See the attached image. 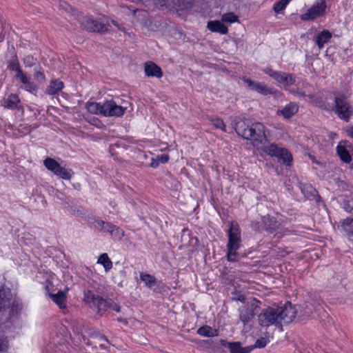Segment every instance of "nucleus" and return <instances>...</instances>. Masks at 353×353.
I'll list each match as a JSON object with an SVG mask.
<instances>
[{"label": "nucleus", "mask_w": 353, "mask_h": 353, "mask_svg": "<svg viewBox=\"0 0 353 353\" xmlns=\"http://www.w3.org/2000/svg\"><path fill=\"white\" fill-rule=\"evenodd\" d=\"M230 353H249L250 352V347L243 348L238 342L230 343L228 345Z\"/></svg>", "instance_id": "nucleus-27"}, {"label": "nucleus", "mask_w": 353, "mask_h": 353, "mask_svg": "<svg viewBox=\"0 0 353 353\" xmlns=\"http://www.w3.org/2000/svg\"><path fill=\"white\" fill-rule=\"evenodd\" d=\"M83 301L85 303L88 304L90 307H97L99 312L102 310V308L106 307L108 304L104 299L99 296H94L90 290L84 292Z\"/></svg>", "instance_id": "nucleus-10"}, {"label": "nucleus", "mask_w": 353, "mask_h": 353, "mask_svg": "<svg viewBox=\"0 0 353 353\" xmlns=\"http://www.w3.org/2000/svg\"><path fill=\"white\" fill-rule=\"evenodd\" d=\"M22 310V304L19 301L14 300L12 302L11 312L12 316H17Z\"/></svg>", "instance_id": "nucleus-35"}, {"label": "nucleus", "mask_w": 353, "mask_h": 353, "mask_svg": "<svg viewBox=\"0 0 353 353\" xmlns=\"http://www.w3.org/2000/svg\"><path fill=\"white\" fill-rule=\"evenodd\" d=\"M20 100L18 95L14 94H10L7 98L3 99L1 101V105L8 109L17 108Z\"/></svg>", "instance_id": "nucleus-19"}, {"label": "nucleus", "mask_w": 353, "mask_h": 353, "mask_svg": "<svg viewBox=\"0 0 353 353\" xmlns=\"http://www.w3.org/2000/svg\"><path fill=\"white\" fill-rule=\"evenodd\" d=\"M34 78L38 82H42L45 81V75L40 70L35 72Z\"/></svg>", "instance_id": "nucleus-41"}, {"label": "nucleus", "mask_w": 353, "mask_h": 353, "mask_svg": "<svg viewBox=\"0 0 353 353\" xmlns=\"http://www.w3.org/2000/svg\"><path fill=\"white\" fill-rule=\"evenodd\" d=\"M49 296L60 309L66 307V294L65 292L59 291L57 294L49 293Z\"/></svg>", "instance_id": "nucleus-20"}, {"label": "nucleus", "mask_w": 353, "mask_h": 353, "mask_svg": "<svg viewBox=\"0 0 353 353\" xmlns=\"http://www.w3.org/2000/svg\"><path fill=\"white\" fill-rule=\"evenodd\" d=\"M236 133L243 138L250 140L254 147H259L267 141V130L265 127L259 122L253 123L251 125L242 122L236 128Z\"/></svg>", "instance_id": "nucleus-2"}, {"label": "nucleus", "mask_w": 353, "mask_h": 353, "mask_svg": "<svg viewBox=\"0 0 353 353\" xmlns=\"http://www.w3.org/2000/svg\"><path fill=\"white\" fill-rule=\"evenodd\" d=\"M331 38L332 34L328 30H323L317 35L316 43L318 47L321 49L323 48L325 43H326Z\"/></svg>", "instance_id": "nucleus-21"}, {"label": "nucleus", "mask_w": 353, "mask_h": 353, "mask_svg": "<svg viewBox=\"0 0 353 353\" xmlns=\"http://www.w3.org/2000/svg\"><path fill=\"white\" fill-rule=\"evenodd\" d=\"M43 164L48 170L63 179L69 180L72 177V172L71 170L61 166L57 161L52 158H46Z\"/></svg>", "instance_id": "nucleus-6"}, {"label": "nucleus", "mask_w": 353, "mask_h": 353, "mask_svg": "<svg viewBox=\"0 0 353 353\" xmlns=\"http://www.w3.org/2000/svg\"><path fill=\"white\" fill-rule=\"evenodd\" d=\"M299 110V106L296 103L290 102L283 108L278 110L277 115L283 117L285 119H288L294 116Z\"/></svg>", "instance_id": "nucleus-14"}, {"label": "nucleus", "mask_w": 353, "mask_h": 353, "mask_svg": "<svg viewBox=\"0 0 353 353\" xmlns=\"http://www.w3.org/2000/svg\"><path fill=\"white\" fill-rule=\"evenodd\" d=\"M144 70L146 76L149 77L161 78L163 76L161 68L151 61L145 63Z\"/></svg>", "instance_id": "nucleus-16"}, {"label": "nucleus", "mask_w": 353, "mask_h": 353, "mask_svg": "<svg viewBox=\"0 0 353 353\" xmlns=\"http://www.w3.org/2000/svg\"><path fill=\"white\" fill-rule=\"evenodd\" d=\"M197 333L202 336L212 337L218 335L216 330L212 328L208 325L201 327L198 329Z\"/></svg>", "instance_id": "nucleus-24"}, {"label": "nucleus", "mask_w": 353, "mask_h": 353, "mask_svg": "<svg viewBox=\"0 0 353 353\" xmlns=\"http://www.w3.org/2000/svg\"><path fill=\"white\" fill-rule=\"evenodd\" d=\"M12 297V295L9 289L3 287L0 288V310L10 305Z\"/></svg>", "instance_id": "nucleus-18"}, {"label": "nucleus", "mask_w": 353, "mask_h": 353, "mask_svg": "<svg viewBox=\"0 0 353 353\" xmlns=\"http://www.w3.org/2000/svg\"><path fill=\"white\" fill-rule=\"evenodd\" d=\"M263 72L274 79L279 86L284 89H288L295 82L294 77L289 73L274 71L270 68L263 69Z\"/></svg>", "instance_id": "nucleus-5"}, {"label": "nucleus", "mask_w": 353, "mask_h": 353, "mask_svg": "<svg viewBox=\"0 0 353 353\" xmlns=\"http://www.w3.org/2000/svg\"><path fill=\"white\" fill-rule=\"evenodd\" d=\"M112 236L117 239H121L124 236V231L119 227L111 224L108 228V231Z\"/></svg>", "instance_id": "nucleus-31"}, {"label": "nucleus", "mask_w": 353, "mask_h": 353, "mask_svg": "<svg viewBox=\"0 0 353 353\" xmlns=\"http://www.w3.org/2000/svg\"><path fill=\"white\" fill-rule=\"evenodd\" d=\"M87 110L94 114H101L105 117H120L123 115L127 108L117 104L114 101H107L103 104L88 101L85 104Z\"/></svg>", "instance_id": "nucleus-3"}, {"label": "nucleus", "mask_w": 353, "mask_h": 353, "mask_svg": "<svg viewBox=\"0 0 353 353\" xmlns=\"http://www.w3.org/2000/svg\"><path fill=\"white\" fill-rule=\"evenodd\" d=\"M241 233L236 223H232L228 233V243L227 245V257L230 261H237L239 255L237 250L241 245Z\"/></svg>", "instance_id": "nucleus-4"}, {"label": "nucleus", "mask_w": 353, "mask_h": 353, "mask_svg": "<svg viewBox=\"0 0 353 353\" xmlns=\"http://www.w3.org/2000/svg\"><path fill=\"white\" fill-rule=\"evenodd\" d=\"M140 279L141 281L144 283L146 287L150 288H151L156 284L155 277L147 273H140Z\"/></svg>", "instance_id": "nucleus-26"}, {"label": "nucleus", "mask_w": 353, "mask_h": 353, "mask_svg": "<svg viewBox=\"0 0 353 353\" xmlns=\"http://www.w3.org/2000/svg\"><path fill=\"white\" fill-rule=\"evenodd\" d=\"M239 21L238 17L233 12H228L222 15L221 21L223 23L230 24Z\"/></svg>", "instance_id": "nucleus-33"}, {"label": "nucleus", "mask_w": 353, "mask_h": 353, "mask_svg": "<svg viewBox=\"0 0 353 353\" xmlns=\"http://www.w3.org/2000/svg\"><path fill=\"white\" fill-rule=\"evenodd\" d=\"M267 141H265L264 143L261 144L259 147H256L259 152L262 155L263 153H265L270 157H276L279 155V153L281 149V148L279 147L277 145L274 143H266Z\"/></svg>", "instance_id": "nucleus-13"}, {"label": "nucleus", "mask_w": 353, "mask_h": 353, "mask_svg": "<svg viewBox=\"0 0 353 353\" xmlns=\"http://www.w3.org/2000/svg\"><path fill=\"white\" fill-rule=\"evenodd\" d=\"M259 303V301L252 299L245 305L239 309V317L243 323H247L252 319Z\"/></svg>", "instance_id": "nucleus-9"}, {"label": "nucleus", "mask_w": 353, "mask_h": 353, "mask_svg": "<svg viewBox=\"0 0 353 353\" xmlns=\"http://www.w3.org/2000/svg\"><path fill=\"white\" fill-rule=\"evenodd\" d=\"M337 154L340 157L341 159L346 163H348L351 160L350 155L346 148L343 145H338L336 148Z\"/></svg>", "instance_id": "nucleus-30"}, {"label": "nucleus", "mask_w": 353, "mask_h": 353, "mask_svg": "<svg viewBox=\"0 0 353 353\" xmlns=\"http://www.w3.org/2000/svg\"><path fill=\"white\" fill-rule=\"evenodd\" d=\"M97 263L103 266L105 272L109 271L112 268V262L106 253H103L99 256Z\"/></svg>", "instance_id": "nucleus-25"}, {"label": "nucleus", "mask_w": 353, "mask_h": 353, "mask_svg": "<svg viewBox=\"0 0 353 353\" xmlns=\"http://www.w3.org/2000/svg\"><path fill=\"white\" fill-rule=\"evenodd\" d=\"M85 28L93 32L103 33L108 31L109 25L99 20L88 19L83 24Z\"/></svg>", "instance_id": "nucleus-11"}, {"label": "nucleus", "mask_w": 353, "mask_h": 353, "mask_svg": "<svg viewBox=\"0 0 353 353\" xmlns=\"http://www.w3.org/2000/svg\"><path fill=\"white\" fill-rule=\"evenodd\" d=\"M170 157L167 154H163L161 155H158L155 157L152 158V162L150 163L151 167L157 168L159 166L160 163H165L168 162Z\"/></svg>", "instance_id": "nucleus-29"}, {"label": "nucleus", "mask_w": 353, "mask_h": 353, "mask_svg": "<svg viewBox=\"0 0 353 353\" xmlns=\"http://www.w3.org/2000/svg\"><path fill=\"white\" fill-rule=\"evenodd\" d=\"M346 132L348 136L353 138V127L347 128Z\"/></svg>", "instance_id": "nucleus-43"}, {"label": "nucleus", "mask_w": 353, "mask_h": 353, "mask_svg": "<svg viewBox=\"0 0 353 353\" xmlns=\"http://www.w3.org/2000/svg\"><path fill=\"white\" fill-rule=\"evenodd\" d=\"M342 227L350 239L353 237V219L347 218L342 222Z\"/></svg>", "instance_id": "nucleus-28"}, {"label": "nucleus", "mask_w": 353, "mask_h": 353, "mask_svg": "<svg viewBox=\"0 0 353 353\" xmlns=\"http://www.w3.org/2000/svg\"><path fill=\"white\" fill-rule=\"evenodd\" d=\"M239 300L242 301V302H243L245 299H244V298L243 296H240Z\"/></svg>", "instance_id": "nucleus-46"}, {"label": "nucleus", "mask_w": 353, "mask_h": 353, "mask_svg": "<svg viewBox=\"0 0 353 353\" xmlns=\"http://www.w3.org/2000/svg\"><path fill=\"white\" fill-rule=\"evenodd\" d=\"M34 63V59L32 57L28 56L24 58V64L26 66L31 67Z\"/></svg>", "instance_id": "nucleus-42"}, {"label": "nucleus", "mask_w": 353, "mask_h": 353, "mask_svg": "<svg viewBox=\"0 0 353 353\" xmlns=\"http://www.w3.org/2000/svg\"><path fill=\"white\" fill-rule=\"evenodd\" d=\"M63 88V83L62 81L58 80L52 81L46 89V92L48 94L53 95L61 90Z\"/></svg>", "instance_id": "nucleus-22"}, {"label": "nucleus", "mask_w": 353, "mask_h": 353, "mask_svg": "<svg viewBox=\"0 0 353 353\" xmlns=\"http://www.w3.org/2000/svg\"><path fill=\"white\" fill-rule=\"evenodd\" d=\"M57 279L56 276L54 274H50L49 275V278L47 279L45 283V288L48 292H50L53 290L54 287L55 283H57Z\"/></svg>", "instance_id": "nucleus-34"}, {"label": "nucleus", "mask_w": 353, "mask_h": 353, "mask_svg": "<svg viewBox=\"0 0 353 353\" xmlns=\"http://www.w3.org/2000/svg\"><path fill=\"white\" fill-rule=\"evenodd\" d=\"M207 28L213 32L226 34L228 32V27L221 21H211L208 23Z\"/></svg>", "instance_id": "nucleus-17"}, {"label": "nucleus", "mask_w": 353, "mask_h": 353, "mask_svg": "<svg viewBox=\"0 0 353 353\" xmlns=\"http://www.w3.org/2000/svg\"><path fill=\"white\" fill-rule=\"evenodd\" d=\"M263 221L265 225L266 230L270 232L275 230L279 227V224L274 218H271L270 216L265 217Z\"/></svg>", "instance_id": "nucleus-32"}, {"label": "nucleus", "mask_w": 353, "mask_h": 353, "mask_svg": "<svg viewBox=\"0 0 353 353\" xmlns=\"http://www.w3.org/2000/svg\"><path fill=\"white\" fill-rule=\"evenodd\" d=\"M110 225H111V223H106L100 219L96 220V221L94 223V227L97 230H101V231L107 232L108 231V228Z\"/></svg>", "instance_id": "nucleus-37"}, {"label": "nucleus", "mask_w": 353, "mask_h": 353, "mask_svg": "<svg viewBox=\"0 0 353 353\" xmlns=\"http://www.w3.org/2000/svg\"><path fill=\"white\" fill-rule=\"evenodd\" d=\"M268 343V339L266 338L262 337L256 341L254 343V347L256 348H262L264 347Z\"/></svg>", "instance_id": "nucleus-40"}, {"label": "nucleus", "mask_w": 353, "mask_h": 353, "mask_svg": "<svg viewBox=\"0 0 353 353\" xmlns=\"http://www.w3.org/2000/svg\"><path fill=\"white\" fill-rule=\"evenodd\" d=\"M289 2H290V0H281L280 1L276 3L274 6V12L276 13L281 12L282 10H283L285 8V7L287 6V5L288 4Z\"/></svg>", "instance_id": "nucleus-39"}, {"label": "nucleus", "mask_w": 353, "mask_h": 353, "mask_svg": "<svg viewBox=\"0 0 353 353\" xmlns=\"http://www.w3.org/2000/svg\"><path fill=\"white\" fill-rule=\"evenodd\" d=\"M111 307H112V310L117 311V312H119L120 311V307L116 304L111 305Z\"/></svg>", "instance_id": "nucleus-44"}, {"label": "nucleus", "mask_w": 353, "mask_h": 353, "mask_svg": "<svg viewBox=\"0 0 353 353\" xmlns=\"http://www.w3.org/2000/svg\"><path fill=\"white\" fill-rule=\"evenodd\" d=\"M212 124L216 128L225 131V125L222 119L218 117H214L210 119Z\"/></svg>", "instance_id": "nucleus-38"}, {"label": "nucleus", "mask_w": 353, "mask_h": 353, "mask_svg": "<svg viewBox=\"0 0 353 353\" xmlns=\"http://www.w3.org/2000/svg\"><path fill=\"white\" fill-rule=\"evenodd\" d=\"M295 316V308L288 303L283 307H268L263 310L258 316V321L262 327H279L292 322Z\"/></svg>", "instance_id": "nucleus-1"}, {"label": "nucleus", "mask_w": 353, "mask_h": 353, "mask_svg": "<svg viewBox=\"0 0 353 353\" xmlns=\"http://www.w3.org/2000/svg\"><path fill=\"white\" fill-rule=\"evenodd\" d=\"M335 112L341 119L348 121L353 115V108L345 98L336 97L335 99Z\"/></svg>", "instance_id": "nucleus-7"}, {"label": "nucleus", "mask_w": 353, "mask_h": 353, "mask_svg": "<svg viewBox=\"0 0 353 353\" xmlns=\"http://www.w3.org/2000/svg\"><path fill=\"white\" fill-rule=\"evenodd\" d=\"M243 81L250 90L256 91L259 94L268 95L272 93V90L263 83L255 82L245 78L243 79Z\"/></svg>", "instance_id": "nucleus-12"}, {"label": "nucleus", "mask_w": 353, "mask_h": 353, "mask_svg": "<svg viewBox=\"0 0 353 353\" xmlns=\"http://www.w3.org/2000/svg\"><path fill=\"white\" fill-rule=\"evenodd\" d=\"M8 67H9L10 70H11L12 71L15 72V74H14V77L15 78L18 75H19L21 73L23 72V71L21 70V69L20 68L19 63V62L17 60L11 61L9 63Z\"/></svg>", "instance_id": "nucleus-36"}, {"label": "nucleus", "mask_w": 353, "mask_h": 353, "mask_svg": "<svg viewBox=\"0 0 353 353\" xmlns=\"http://www.w3.org/2000/svg\"><path fill=\"white\" fill-rule=\"evenodd\" d=\"M276 158L279 159L286 165H290L293 158L292 154L285 148H281Z\"/></svg>", "instance_id": "nucleus-23"}, {"label": "nucleus", "mask_w": 353, "mask_h": 353, "mask_svg": "<svg viewBox=\"0 0 353 353\" xmlns=\"http://www.w3.org/2000/svg\"><path fill=\"white\" fill-rule=\"evenodd\" d=\"M16 79L23 84V88L27 92H34L37 88V85L31 81V78L27 76L23 72L16 77Z\"/></svg>", "instance_id": "nucleus-15"}, {"label": "nucleus", "mask_w": 353, "mask_h": 353, "mask_svg": "<svg viewBox=\"0 0 353 353\" xmlns=\"http://www.w3.org/2000/svg\"><path fill=\"white\" fill-rule=\"evenodd\" d=\"M303 97L305 98L306 101H309L310 99V97L309 95H303Z\"/></svg>", "instance_id": "nucleus-45"}, {"label": "nucleus", "mask_w": 353, "mask_h": 353, "mask_svg": "<svg viewBox=\"0 0 353 353\" xmlns=\"http://www.w3.org/2000/svg\"><path fill=\"white\" fill-rule=\"evenodd\" d=\"M326 9L325 0L316 1L307 12L301 15V18L303 21L314 20L317 17L322 16Z\"/></svg>", "instance_id": "nucleus-8"}, {"label": "nucleus", "mask_w": 353, "mask_h": 353, "mask_svg": "<svg viewBox=\"0 0 353 353\" xmlns=\"http://www.w3.org/2000/svg\"><path fill=\"white\" fill-rule=\"evenodd\" d=\"M112 23L115 26L119 27L118 24L115 21H113Z\"/></svg>", "instance_id": "nucleus-47"}]
</instances>
